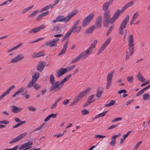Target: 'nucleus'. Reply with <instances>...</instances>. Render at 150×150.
Listing matches in <instances>:
<instances>
[{"mask_svg": "<svg viewBox=\"0 0 150 150\" xmlns=\"http://www.w3.org/2000/svg\"><path fill=\"white\" fill-rule=\"evenodd\" d=\"M133 37L132 34L129 35L128 40V45L129 52L127 51L126 52L125 60H127L129 58V56H132L134 51V46Z\"/></svg>", "mask_w": 150, "mask_h": 150, "instance_id": "1", "label": "nucleus"}, {"mask_svg": "<svg viewBox=\"0 0 150 150\" xmlns=\"http://www.w3.org/2000/svg\"><path fill=\"white\" fill-rule=\"evenodd\" d=\"M95 47L91 46L86 51L83 52L79 55L75 59H73L71 62L72 63H75L80 59L83 58L88 57L94 49Z\"/></svg>", "mask_w": 150, "mask_h": 150, "instance_id": "2", "label": "nucleus"}, {"mask_svg": "<svg viewBox=\"0 0 150 150\" xmlns=\"http://www.w3.org/2000/svg\"><path fill=\"white\" fill-rule=\"evenodd\" d=\"M110 11H105L103 18V23L104 26H108L109 23H110L111 18Z\"/></svg>", "mask_w": 150, "mask_h": 150, "instance_id": "3", "label": "nucleus"}, {"mask_svg": "<svg viewBox=\"0 0 150 150\" xmlns=\"http://www.w3.org/2000/svg\"><path fill=\"white\" fill-rule=\"evenodd\" d=\"M93 16V14L91 13L85 18L82 23V26L85 27L87 25L91 22Z\"/></svg>", "mask_w": 150, "mask_h": 150, "instance_id": "4", "label": "nucleus"}, {"mask_svg": "<svg viewBox=\"0 0 150 150\" xmlns=\"http://www.w3.org/2000/svg\"><path fill=\"white\" fill-rule=\"evenodd\" d=\"M59 40V38H55L52 40L48 41L45 43V45L51 47H56Z\"/></svg>", "mask_w": 150, "mask_h": 150, "instance_id": "5", "label": "nucleus"}, {"mask_svg": "<svg viewBox=\"0 0 150 150\" xmlns=\"http://www.w3.org/2000/svg\"><path fill=\"white\" fill-rule=\"evenodd\" d=\"M111 38H108L102 45V46L100 47L99 50L98 51L97 55L99 54L100 53L103 52L104 49L109 44Z\"/></svg>", "mask_w": 150, "mask_h": 150, "instance_id": "6", "label": "nucleus"}, {"mask_svg": "<svg viewBox=\"0 0 150 150\" xmlns=\"http://www.w3.org/2000/svg\"><path fill=\"white\" fill-rule=\"evenodd\" d=\"M46 28V26L45 24H42L40 26L33 28V29L29 30V33L30 34L36 33L40 31L41 30H42Z\"/></svg>", "mask_w": 150, "mask_h": 150, "instance_id": "7", "label": "nucleus"}, {"mask_svg": "<svg viewBox=\"0 0 150 150\" xmlns=\"http://www.w3.org/2000/svg\"><path fill=\"white\" fill-rule=\"evenodd\" d=\"M90 88H88L84 90L82 92L79 94L76 99L79 101L82 98L86 96L90 90Z\"/></svg>", "mask_w": 150, "mask_h": 150, "instance_id": "8", "label": "nucleus"}, {"mask_svg": "<svg viewBox=\"0 0 150 150\" xmlns=\"http://www.w3.org/2000/svg\"><path fill=\"white\" fill-rule=\"evenodd\" d=\"M68 80L64 78L61 81H57L55 82V84L54 86V88H57L58 90L61 88L63 86V84L67 81Z\"/></svg>", "mask_w": 150, "mask_h": 150, "instance_id": "9", "label": "nucleus"}, {"mask_svg": "<svg viewBox=\"0 0 150 150\" xmlns=\"http://www.w3.org/2000/svg\"><path fill=\"white\" fill-rule=\"evenodd\" d=\"M68 80L64 78L61 81H57L55 82V84L54 86V88H57L58 90L61 88L63 86V84L67 81Z\"/></svg>", "mask_w": 150, "mask_h": 150, "instance_id": "10", "label": "nucleus"}, {"mask_svg": "<svg viewBox=\"0 0 150 150\" xmlns=\"http://www.w3.org/2000/svg\"><path fill=\"white\" fill-rule=\"evenodd\" d=\"M26 133L25 132H24L22 133L19 135L16 138L12 139L11 141L9 143L10 144H12L17 142L25 137L26 135Z\"/></svg>", "mask_w": 150, "mask_h": 150, "instance_id": "11", "label": "nucleus"}, {"mask_svg": "<svg viewBox=\"0 0 150 150\" xmlns=\"http://www.w3.org/2000/svg\"><path fill=\"white\" fill-rule=\"evenodd\" d=\"M24 58V55L21 54H18L14 58L12 59L10 61L11 63H15L21 60Z\"/></svg>", "mask_w": 150, "mask_h": 150, "instance_id": "12", "label": "nucleus"}, {"mask_svg": "<svg viewBox=\"0 0 150 150\" xmlns=\"http://www.w3.org/2000/svg\"><path fill=\"white\" fill-rule=\"evenodd\" d=\"M55 79L54 78V76L52 74L50 76V82L51 84L52 85V86H51L50 91H54L57 88H54V85L55 84V82L54 83V82L55 81Z\"/></svg>", "mask_w": 150, "mask_h": 150, "instance_id": "13", "label": "nucleus"}, {"mask_svg": "<svg viewBox=\"0 0 150 150\" xmlns=\"http://www.w3.org/2000/svg\"><path fill=\"white\" fill-rule=\"evenodd\" d=\"M129 16L128 15H127L121 23L120 28L122 29H125L127 24L128 21H129Z\"/></svg>", "mask_w": 150, "mask_h": 150, "instance_id": "14", "label": "nucleus"}, {"mask_svg": "<svg viewBox=\"0 0 150 150\" xmlns=\"http://www.w3.org/2000/svg\"><path fill=\"white\" fill-rule=\"evenodd\" d=\"M15 87L14 85H13L10 87L4 92L0 96V100L3 98L7 95Z\"/></svg>", "mask_w": 150, "mask_h": 150, "instance_id": "15", "label": "nucleus"}, {"mask_svg": "<svg viewBox=\"0 0 150 150\" xmlns=\"http://www.w3.org/2000/svg\"><path fill=\"white\" fill-rule=\"evenodd\" d=\"M77 12L78 11L76 10L72 11L68 14L66 17H65V21H64L66 23L68 22L70 20L71 18L76 14Z\"/></svg>", "mask_w": 150, "mask_h": 150, "instance_id": "16", "label": "nucleus"}, {"mask_svg": "<svg viewBox=\"0 0 150 150\" xmlns=\"http://www.w3.org/2000/svg\"><path fill=\"white\" fill-rule=\"evenodd\" d=\"M114 0H110L109 1L106 2L102 6L103 9L105 11H110L107 9L108 8L109 6L111 4L112 2Z\"/></svg>", "mask_w": 150, "mask_h": 150, "instance_id": "17", "label": "nucleus"}, {"mask_svg": "<svg viewBox=\"0 0 150 150\" xmlns=\"http://www.w3.org/2000/svg\"><path fill=\"white\" fill-rule=\"evenodd\" d=\"M120 10L118 9L115 13L113 16L111 18L110 23H113L120 16Z\"/></svg>", "mask_w": 150, "mask_h": 150, "instance_id": "18", "label": "nucleus"}, {"mask_svg": "<svg viewBox=\"0 0 150 150\" xmlns=\"http://www.w3.org/2000/svg\"><path fill=\"white\" fill-rule=\"evenodd\" d=\"M45 64L46 63L44 62H40L37 66V70L38 71L41 72L44 69Z\"/></svg>", "mask_w": 150, "mask_h": 150, "instance_id": "19", "label": "nucleus"}, {"mask_svg": "<svg viewBox=\"0 0 150 150\" xmlns=\"http://www.w3.org/2000/svg\"><path fill=\"white\" fill-rule=\"evenodd\" d=\"M23 109L22 108L18 107L15 105L11 107V112L14 113H17L21 111Z\"/></svg>", "mask_w": 150, "mask_h": 150, "instance_id": "20", "label": "nucleus"}, {"mask_svg": "<svg viewBox=\"0 0 150 150\" xmlns=\"http://www.w3.org/2000/svg\"><path fill=\"white\" fill-rule=\"evenodd\" d=\"M69 43L68 41H66L65 43L63 48L61 51L58 54V56H60L64 54L66 52L67 48V45Z\"/></svg>", "mask_w": 150, "mask_h": 150, "instance_id": "21", "label": "nucleus"}, {"mask_svg": "<svg viewBox=\"0 0 150 150\" xmlns=\"http://www.w3.org/2000/svg\"><path fill=\"white\" fill-rule=\"evenodd\" d=\"M66 69L64 68L60 69L57 71L56 76L57 77L59 78L66 73Z\"/></svg>", "mask_w": 150, "mask_h": 150, "instance_id": "22", "label": "nucleus"}, {"mask_svg": "<svg viewBox=\"0 0 150 150\" xmlns=\"http://www.w3.org/2000/svg\"><path fill=\"white\" fill-rule=\"evenodd\" d=\"M121 135L120 133L117 135H114L112 136L111 138V142H110V144L112 146H114L116 143V138L117 137H119Z\"/></svg>", "mask_w": 150, "mask_h": 150, "instance_id": "23", "label": "nucleus"}, {"mask_svg": "<svg viewBox=\"0 0 150 150\" xmlns=\"http://www.w3.org/2000/svg\"><path fill=\"white\" fill-rule=\"evenodd\" d=\"M44 55V51H41L38 52H35L32 55V57L33 58L43 56Z\"/></svg>", "mask_w": 150, "mask_h": 150, "instance_id": "24", "label": "nucleus"}, {"mask_svg": "<svg viewBox=\"0 0 150 150\" xmlns=\"http://www.w3.org/2000/svg\"><path fill=\"white\" fill-rule=\"evenodd\" d=\"M102 19L101 17L100 16H98L97 18L95 24L97 28H100L102 26V23L101 21Z\"/></svg>", "mask_w": 150, "mask_h": 150, "instance_id": "25", "label": "nucleus"}, {"mask_svg": "<svg viewBox=\"0 0 150 150\" xmlns=\"http://www.w3.org/2000/svg\"><path fill=\"white\" fill-rule=\"evenodd\" d=\"M33 144V142L31 141H29L28 142H26L23 144L22 145L19 147V149H22L24 148L29 146L32 145Z\"/></svg>", "mask_w": 150, "mask_h": 150, "instance_id": "26", "label": "nucleus"}, {"mask_svg": "<svg viewBox=\"0 0 150 150\" xmlns=\"http://www.w3.org/2000/svg\"><path fill=\"white\" fill-rule=\"evenodd\" d=\"M134 4V1H131L130 2H129L123 6L121 10V11H124L127 8L132 6Z\"/></svg>", "mask_w": 150, "mask_h": 150, "instance_id": "27", "label": "nucleus"}, {"mask_svg": "<svg viewBox=\"0 0 150 150\" xmlns=\"http://www.w3.org/2000/svg\"><path fill=\"white\" fill-rule=\"evenodd\" d=\"M40 76V74L38 72H35L33 75L32 77V80L35 82L37 81L39 78Z\"/></svg>", "mask_w": 150, "mask_h": 150, "instance_id": "28", "label": "nucleus"}, {"mask_svg": "<svg viewBox=\"0 0 150 150\" xmlns=\"http://www.w3.org/2000/svg\"><path fill=\"white\" fill-rule=\"evenodd\" d=\"M95 28V25H93L87 29L85 31V32L86 34H90L92 33Z\"/></svg>", "mask_w": 150, "mask_h": 150, "instance_id": "29", "label": "nucleus"}, {"mask_svg": "<svg viewBox=\"0 0 150 150\" xmlns=\"http://www.w3.org/2000/svg\"><path fill=\"white\" fill-rule=\"evenodd\" d=\"M114 71H113L109 73H108V74L107 77V80L112 81V79L114 75Z\"/></svg>", "mask_w": 150, "mask_h": 150, "instance_id": "30", "label": "nucleus"}, {"mask_svg": "<svg viewBox=\"0 0 150 150\" xmlns=\"http://www.w3.org/2000/svg\"><path fill=\"white\" fill-rule=\"evenodd\" d=\"M74 30L72 28L70 29L67 33L66 34L64 37H63V40H65L66 38H68L70 35L73 32Z\"/></svg>", "mask_w": 150, "mask_h": 150, "instance_id": "31", "label": "nucleus"}, {"mask_svg": "<svg viewBox=\"0 0 150 150\" xmlns=\"http://www.w3.org/2000/svg\"><path fill=\"white\" fill-rule=\"evenodd\" d=\"M33 7V6L32 5L31 6L28 7H27L24 8V9H23V10L22 11V14L25 13H26V12H27V11H28L31 9H32Z\"/></svg>", "mask_w": 150, "mask_h": 150, "instance_id": "32", "label": "nucleus"}, {"mask_svg": "<svg viewBox=\"0 0 150 150\" xmlns=\"http://www.w3.org/2000/svg\"><path fill=\"white\" fill-rule=\"evenodd\" d=\"M108 111V110L105 111V112H103L102 113H100L98 115H97L95 117V119H96L100 117H101L102 116H104L105 115V114Z\"/></svg>", "mask_w": 150, "mask_h": 150, "instance_id": "33", "label": "nucleus"}, {"mask_svg": "<svg viewBox=\"0 0 150 150\" xmlns=\"http://www.w3.org/2000/svg\"><path fill=\"white\" fill-rule=\"evenodd\" d=\"M58 22H62L64 21L65 20V17L62 16H59L57 17Z\"/></svg>", "mask_w": 150, "mask_h": 150, "instance_id": "34", "label": "nucleus"}, {"mask_svg": "<svg viewBox=\"0 0 150 150\" xmlns=\"http://www.w3.org/2000/svg\"><path fill=\"white\" fill-rule=\"evenodd\" d=\"M76 66V65H74L72 66H70L69 67L65 68L66 69V72H68L69 71H70L71 70H72L73 69H74Z\"/></svg>", "mask_w": 150, "mask_h": 150, "instance_id": "35", "label": "nucleus"}, {"mask_svg": "<svg viewBox=\"0 0 150 150\" xmlns=\"http://www.w3.org/2000/svg\"><path fill=\"white\" fill-rule=\"evenodd\" d=\"M143 99L144 100H147L150 98V96L148 93H145L142 95Z\"/></svg>", "mask_w": 150, "mask_h": 150, "instance_id": "36", "label": "nucleus"}, {"mask_svg": "<svg viewBox=\"0 0 150 150\" xmlns=\"http://www.w3.org/2000/svg\"><path fill=\"white\" fill-rule=\"evenodd\" d=\"M103 92V91H100V89H98L96 93V96L98 98L100 97L101 96Z\"/></svg>", "mask_w": 150, "mask_h": 150, "instance_id": "37", "label": "nucleus"}, {"mask_svg": "<svg viewBox=\"0 0 150 150\" xmlns=\"http://www.w3.org/2000/svg\"><path fill=\"white\" fill-rule=\"evenodd\" d=\"M25 122H26L25 121H22L21 122L18 123L16 125L13 126V128H17V127H18L19 126H21V125H22L23 124H24V123H25Z\"/></svg>", "mask_w": 150, "mask_h": 150, "instance_id": "38", "label": "nucleus"}, {"mask_svg": "<svg viewBox=\"0 0 150 150\" xmlns=\"http://www.w3.org/2000/svg\"><path fill=\"white\" fill-rule=\"evenodd\" d=\"M115 101L114 100H112L109 103L107 104H105V106L106 107H109L112 106L115 104Z\"/></svg>", "mask_w": 150, "mask_h": 150, "instance_id": "39", "label": "nucleus"}, {"mask_svg": "<svg viewBox=\"0 0 150 150\" xmlns=\"http://www.w3.org/2000/svg\"><path fill=\"white\" fill-rule=\"evenodd\" d=\"M51 30L52 31L56 32L59 30V28L57 26H53L51 27Z\"/></svg>", "mask_w": 150, "mask_h": 150, "instance_id": "40", "label": "nucleus"}, {"mask_svg": "<svg viewBox=\"0 0 150 150\" xmlns=\"http://www.w3.org/2000/svg\"><path fill=\"white\" fill-rule=\"evenodd\" d=\"M81 29V26H79L78 27L76 26V29L74 30L73 32L74 33H79Z\"/></svg>", "mask_w": 150, "mask_h": 150, "instance_id": "41", "label": "nucleus"}, {"mask_svg": "<svg viewBox=\"0 0 150 150\" xmlns=\"http://www.w3.org/2000/svg\"><path fill=\"white\" fill-rule=\"evenodd\" d=\"M80 22V20H77L75 23L73 25L72 28L74 30L76 29V27L79 25Z\"/></svg>", "mask_w": 150, "mask_h": 150, "instance_id": "42", "label": "nucleus"}, {"mask_svg": "<svg viewBox=\"0 0 150 150\" xmlns=\"http://www.w3.org/2000/svg\"><path fill=\"white\" fill-rule=\"evenodd\" d=\"M25 89V88L23 87H21V88L18 90L16 92L18 94L22 92H23V91Z\"/></svg>", "mask_w": 150, "mask_h": 150, "instance_id": "43", "label": "nucleus"}, {"mask_svg": "<svg viewBox=\"0 0 150 150\" xmlns=\"http://www.w3.org/2000/svg\"><path fill=\"white\" fill-rule=\"evenodd\" d=\"M94 96V95L92 94L89 96L88 99L87 101L90 102L91 103L94 101V100H93L92 101V100Z\"/></svg>", "mask_w": 150, "mask_h": 150, "instance_id": "44", "label": "nucleus"}, {"mask_svg": "<svg viewBox=\"0 0 150 150\" xmlns=\"http://www.w3.org/2000/svg\"><path fill=\"white\" fill-rule=\"evenodd\" d=\"M39 11H35L28 16V17L31 18L35 16L37 13L39 12Z\"/></svg>", "mask_w": 150, "mask_h": 150, "instance_id": "45", "label": "nucleus"}, {"mask_svg": "<svg viewBox=\"0 0 150 150\" xmlns=\"http://www.w3.org/2000/svg\"><path fill=\"white\" fill-rule=\"evenodd\" d=\"M111 81L107 80L106 85V88L107 89H108L111 86Z\"/></svg>", "mask_w": 150, "mask_h": 150, "instance_id": "46", "label": "nucleus"}, {"mask_svg": "<svg viewBox=\"0 0 150 150\" xmlns=\"http://www.w3.org/2000/svg\"><path fill=\"white\" fill-rule=\"evenodd\" d=\"M35 82L34 81H32L29 83L27 86V87L28 88L31 87L33 85Z\"/></svg>", "mask_w": 150, "mask_h": 150, "instance_id": "47", "label": "nucleus"}, {"mask_svg": "<svg viewBox=\"0 0 150 150\" xmlns=\"http://www.w3.org/2000/svg\"><path fill=\"white\" fill-rule=\"evenodd\" d=\"M28 109L30 111H31V112L35 111L36 110L35 108L32 106L28 107Z\"/></svg>", "mask_w": 150, "mask_h": 150, "instance_id": "48", "label": "nucleus"}, {"mask_svg": "<svg viewBox=\"0 0 150 150\" xmlns=\"http://www.w3.org/2000/svg\"><path fill=\"white\" fill-rule=\"evenodd\" d=\"M133 77L132 76H130L127 78L128 81L130 83H132L133 82Z\"/></svg>", "mask_w": 150, "mask_h": 150, "instance_id": "49", "label": "nucleus"}, {"mask_svg": "<svg viewBox=\"0 0 150 150\" xmlns=\"http://www.w3.org/2000/svg\"><path fill=\"white\" fill-rule=\"evenodd\" d=\"M113 28H114V27L113 26H110V28H109V29L108 30V32L107 33V34H106L107 35H108L110 34V33L111 31H112V29H113Z\"/></svg>", "mask_w": 150, "mask_h": 150, "instance_id": "50", "label": "nucleus"}, {"mask_svg": "<svg viewBox=\"0 0 150 150\" xmlns=\"http://www.w3.org/2000/svg\"><path fill=\"white\" fill-rule=\"evenodd\" d=\"M33 87L36 90H37L41 88V86L37 83H35L33 85Z\"/></svg>", "mask_w": 150, "mask_h": 150, "instance_id": "51", "label": "nucleus"}, {"mask_svg": "<svg viewBox=\"0 0 150 150\" xmlns=\"http://www.w3.org/2000/svg\"><path fill=\"white\" fill-rule=\"evenodd\" d=\"M122 119V118L120 117H119L115 118L112 121V122H115L119 120H121Z\"/></svg>", "mask_w": 150, "mask_h": 150, "instance_id": "52", "label": "nucleus"}, {"mask_svg": "<svg viewBox=\"0 0 150 150\" xmlns=\"http://www.w3.org/2000/svg\"><path fill=\"white\" fill-rule=\"evenodd\" d=\"M9 123V122L7 120H5L4 121H0V124H8Z\"/></svg>", "mask_w": 150, "mask_h": 150, "instance_id": "53", "label": "nucleus"}, {"mask_svg": "<svg viewBox=\"0 0 150 150\" xmlns=\"http://www.w3.org/2000/svg\"><path fill=\"white\" fill-rule=\"evenodd\" d=\"M144 93V91L143 90V89H142L137 94L136 96H139L143 93Z\"/></svg>", "mask_w": 150, "mask_h": 150, "instance_id": "54", "label": "nucleus"}, {"mask_svg": "<svg viewBox=\"0 0 150 150\" xmlns=\"http://www.w3.org/2000/svg\"><path fill=\"white\" fill-rule=\"evenodd\" d=\"M82 114L83 115H86L89 113V111L86 110H84L82 111Z\"/></svg>", "mask_w": 150, "mask_h": 150, "instance_id": "55", "label": "nucleus"}, {"mask_svg": "<svg viewBox=\"0 0 150 150\" xmlns=\"http://www.w3.org/2000/svg\"><path fill=\"white\" fill-rule=\"evenodd\" d=\"M78 101L76 98L73 101L71 102L70 105V106H73L75 104L78 102Z\"/></svg>", "mask_w": 150, "mask_h": 150, "instance_id": "56", "label": "nucleus"}, {"mask_svg": "<svg viewBox=\"0 0 150 150\" xmlns=\"http://www.w3.org/2000/svg\"><path fill=\"white\" fill-rule=\"evenodd\" d=\"M97 43V40H95L93 41L90 46L95 47Z\"/></svg>", "mask_w": 150, "mask_h": 150, "instance_id": "57", "label": "nucleus"}, {"mask_svg": "<svg viewBox=\"0 0 150 150\" xmlns=\"http://www.w3.org/2000/svg\"><path fill=\"white\" fill-rule=\"evenodd\" d=\"M22 45H23V43H19L17 45H16V46L14 47H13V49H14V50H16L18 48H19Z\"/></svg>", "mask_w": 150, "mask_h": 150, "instance_id": "58", "label": "nucleus"}, {"mask_svg": "<svg viewBox=\"0 0 150 150\" xmlns=\"http://www.w3.org/2000/svg\"><path fill=\"white\" fill-rule=\"evenodd\" d=\"M53 7V6H52V4H50L48 5H47L45 7L46 10L50 9V8H52Z\"/></svg>", "mask_w": 150, "mask_h": 150, "instance_id": "59", "label": "nucleus"}, {"mask_svg": "<svg viewBox=\"0 0 150 150\" xmlns=\"http://www.w3.org/2000/svg\"><path fill=\"white\" fill-rule=\"evenodd\" d=\"M105 137V136H103L100 135H96L95 137V138H104Z\"/></svg>", "mask_w": 150, "mask_h": 150, "instance_id": "60", "label": "nucleus"}, {"mask_svg": "<svg viewBox=\"0 0 150 150\" xmlns=\"http://www.w3.org/2000/svg\"><path fill=\"white\" fill-rule=\"evenodd\" d=\"M57 103L55 102V103L54 104L52 105H51V109H52L54 108H56L57 105Z\"/></svg>", "mask_w": 150, "mask_h": 150, "instance_id": "61", "label": "nucleus"}, {"mask_svg": "<svg viewBox=\"0 0 150 150\" xmlns=\"http://www.w3.org/2000/svg\"><path fill=\"white\" fill-rule=\"evenodd\" d=\"M57 114H54L52 113L50 114L49 115L50 118H55L56 117Z\"/></svg>", "mask_w": 150, "mask_h": 150, "instance_id": "62", "label": "nucleus"}, {"mask_svg": "<svg viewBox=\"0 0 150 150\" xmlns=\"http://www.w3.org/2000/svg\"><path fill=\"white\" fill-rule=\"evenodd\" d=\"M69 102V100L68 99H67L65 100H64L63 102V104L64 105H67Z\"/></svg>", "mask_w": 150, "mask_h": 150, "instance_id": "63", "label": "nucleus"}, {"mask_svg": "<svg viewBox=\"0 0 150 150\" xmlns=\"http://www.w3.org/2000/svg\"><path fill=\"white\" fill-rule=\"evenodd\" d=\"M117 93L120 94H121L123 93H126V91L125 89H123L121 91H118Z\"/></svg>", "mask_w": 150, "mask_h": 150, "instance_id": "64", "label": "nucleus"}]
</instances>
